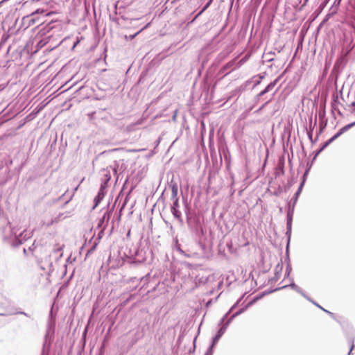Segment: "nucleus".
Here are the masks:
<instances>
[{"label":"nucleus","instance_id":"f257e3e1","mask_svg":"<svg viewBox=\"0 0 355 355\" xmlns=\"http://www.w3.org/2000/svg\"><path fill=\"white\" fill-rule=\"evenodd\" d=\"M347 126L343 127L341 128L334 136H333L331 139H329L327 141L324 143L323 146L321 148L320 150H322L324 148H326L329 144H330L333 141L337 139L339 136H340L343 132L347 130Z\"/></svg>","mask_w":355,"mask_h":355},{"label":"nucleus","instance_id":"f03ea898","mask_svg":"<svg viewBox=\"0 0 355 355\" xmlns=\"http://www.w3.org/2000/svg\"><path fill=\"white\" fill-rule=\"evenodd\" d=\"M179 206V202H178V200L176 199L175 200V202H173V207L171 208V211H172V214H173V216L180 220L181 219V213L180 211H178L177 209V207Z\"/></svg>","mask_w":355,"mask_h":355},{"label":"nucleus","instance_id":"7ed1b4c3","mask_svg":"<svg viewBox=\"0 0 355 355\" xmlns=\"http://www.w3.org/2000/svg\"><path fill=\"white\" fill-rule=\"evenodd\" d=\"M277 80H274L273 82L270 83L262 92H260L259 96H263L267 92H268L270 90H271L277 84Z\"/></svg>","mask_w":355,"mask_h":355},{"label":"nucleus","instance_id":"20e7f679","mask_svg":"<svg viewBox=\"0 0 355 355\" xmlns=\"http://www.w3.org/2000/svg\"><path fill=\"white\" fill-rule=\"evenodd\" d=\"M209 4H210V2H209V3H207L205 7H204V8H203V9L202 10V11L200 12V13H202L203 11H205V10L208 7H209Z\"/></svg>","mask_w":355,"mask_h":355},{"label":"nucleus","instance_id":"39448f33","mask_svg":"<svg viewBox=\"0 0 355 355\" xmlns=\"http://www.w3.org/2000/svg\"><path fill=\"white\" fill-rule=\"evenodd\" d=\"M302 186H303V183H302V184H301V185H300V188H299L298 191H297V193H296V196H298V195L300 194V191H301V189H302Z\"/></svg>","mask_w":355,"mask_h":355},{"label":"nucleus","instance_id":"423d86ee","mask_svg":"<svg viewBox=\"0 0 355 355\" xmlns=\"http://www.w3.org/2000/svg\"><path fill=\"white\" fill-rule=\"evenodd\" d=\"M248 244H249V241L246 239V241H245L244 245H248Z\"/></svg>","mask_w":355,"mask_h":355},{"label":"nucleus","instance_id":"0eeeda50","mask_svg":"<svg viewBox=\"0 0 355 355\" xmlns=\"http://www.w3.org/2000/svg\"><path fill=\"white\" fill-rule=\"evenodd\" d=\"M8 0H2L1 2H0V4H1L2 3L5 2V1H7Z\"/></svg>","mask_w":355,"mask_h":355},{"label":"nucleus","instance_id":"6e6552de","mask_svg":"<svg viewBox=\"0 0 355 355\" xmlns=\"http://www.w3.org/2000/svg\"><path fill=\"white\" fill-rule=\"evenodd\" d=\"M39 12V10H37V11L35 12H33L32 15H34L35 13H38Z\"/></svg>","mask_w":355,"mask_h":355},{"label":"nucleus","instance_id":"1a4fd4ad","mask_svg":"<svg viewBox=\"0 0 355 355\" xmlns=\"http://www.w3.org/2000/svg\"><path fill=\"white\" fill-rule=\"evenodd\" d=\"M245 231H243V236L245 238Z\"/></svg>","mask_w":355,"mask_h":355},{"label":"nucleus","instance_id":"9d476101","mask_svg":"<svg viewBox=\"0 0 355 355\" xmlns=\"http://www.w3.org/2000/svg\"><path fill=\"white\" fill-rule=\"evenodd\" d=\"M95 200H97V202H99V198H95Z\"/></svg>","mask_w":355,"mask_h":355},{"label":"nucleus","instance_id":"9b49d317","mask_svg":"<svg viewBox=\"0 0 355 355\" xmlns=\"http://www.w3.org/2000/svg\"><path fill=\"white\" fill-rule=\"evenodd\" d=\"M95 200H97V202H99V198H95Z\"/></svg>","mask_w":355,"mask_h":355},{"label":"nucleus","instance_id":"f8f14e48","mask_svg":"<svg viewBox=\"0 0 355 355\" xmlns=\"http://www.w3.org/2000/svg\"><path fill=\"white\" fill-rule=\"evenodd\" d=\"M52 12H49L46 15H51Z\"/></svg>","mask_w":355,"mask_h":355},{"label":"nucleus","instance_id":"ddd939ff","mask_svg":"<svg viewBox=\"0 0 355 355\" xmlns=\"http://www.w3.org/2000/svg\"><path fill=\"white\" fill-rule=\"evenodd\" d=\"M354 105H355V103H353Z\"/></svg>","mask_w":355,"mask_h":355}]
</instances>
